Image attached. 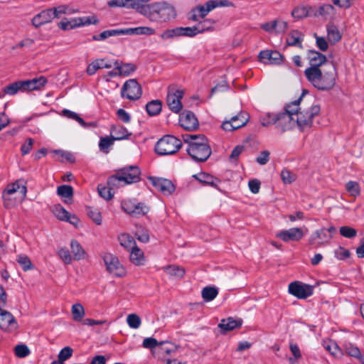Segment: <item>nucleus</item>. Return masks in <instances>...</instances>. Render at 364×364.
I'll return each mask as SVG.
<instances>
[{"label":"nucleus","mask_w":364,"mask_h":364,"mask_svg":"<svg viewBox=\"0 0 364 364\" xmlns=\"http://www.w3.org/2000/svg\"><path fill=\"white\" fill-rule=\"evenodd\" d=\"M179 122L181 126L187 130H193L198 128V122L195 114L187 111L180 115Z\"/></svg>","instance_id":"5701e85b"},{"label":"nucleus","mask_w":364,"mask_h":364,"mask_svg":"<svg viewBox=\"0 0 364 364\" xmlns=\"http://www.w3.org/2000/svg\"><path fill=\"white\" fill-rule=\"evenodd\" d=\"M114 142V139L111 136H105L100 138L99 141V149L100 151H103L105 154H108L109 152V148L113 146Z\"/></svg>","instance_id":"49530a36"},{"label":"nucleus","mask_w":364,"mask_h":364,"mask_svg":"<svg viewBox=\"0 0 364 364\" xmlns=\"http://www.w3.org/2000/svg\"><path fill=\"white\" fill-rule=\"evenodd\" d=\"M281 178L284 183H291L296 180L295 174L287 169H284L281 172Z\"/></svg>","instance_id":"0e129e2a"},{"label":"nucleus","mask_w":364,"mask_h":364,"mask_svg":"<svg viewBox=\"0 0 364 364\" xmlns=\"http://www.w3.org/2000/svg\"><path fill=\"white\" fill-rule=\"evenodd\" d=\"M327 36L328 40L331 43L335 44L338 42L341 38V34L334 24L330 23L327 26Z\"/></svg>","instance_id":"4c0bfd02"},{"label":"nucleus","mask_w":364,"mask_h":364,"mask_svg":"<svg viewBox=\"0 0 364 364\" xmlns=\"http://www.w3.org/2000/svg\"><path fill=\"white\" fill-rule=\"evenodd\" d=\"M346 188L347 191L353 196H355L360 193L359 184L355 181H349L346 183Z\"/></svg>","instance_id":"e2e57ef3"},{"label":"nucleus","mask_w":364,"mask_h":364,"mask_svg":"<svg viewBox=\"0 0 364 364\" xmlns=\"http://www.w3.org/2000/svg\"><path fill=\"white\" fill-rule=\"evenodd\" d=\"M218 294V289L215 287L208 286L204 287L201 291L203 299L209 302L213 301Z\"/></svg>","instance_id":"ea45409f"},{"label":"nucleus","mask_w":364,"mask_h":364,"mask_svg":"<svg viewBox=\"0 0 364 364\" xmlns=\"http://www.w3.org/2000/svg\"><path fill=\"white\" fill-rule=\"evenodd\" d=\"M302 97H299L296 100L287 104L284 107V112L277 114L275 124L277 127L280 129L282 132L292 129L296 124L295 112L299 109V103L301 101Z\"/></svg>","instance_id":"423d86ee"},{"label":"nucleus","mask_w":364,"mask_h":364,"mask_svg":"<svg viewBox=\"0 0 364 364\" xmlns=\"http://www.w3.org/2000/svg\"><path fill=\"white\" fill-rule=\"evenodd\" d=\"M308 58L310 64L309 68L320 69L326 63H330L327 60L326 57L323 54L315 50H310L308 54Z\"/></svg>","instance_id":"b1692460"},{"label":"nucleus","mask_w":364,"mask_h":364,"mask_svg":"<svg viewBox=\"0 0 364 364\" xmlns=\"http://www.w3.org/2000/svg\"><path fill=\"white\" fill-rule=\"evenodd\" d=\"M304 35L299 31H292L289 33L287 38V43L290 46H298L302 48V41Z\"/></svg>","instance_id":"473e14b6"},{"label":"nucleus","mask_w":364,"mask_h":364,"mask_svg":"<svg viewBox=\"0 0 364 364\" xmlns=\"http://www.w3.org/2000/svg\"><path fill=\"white\" fill-rule=\"evenodd\" d=\"M18 328L15 317L9 311L0 308V328L6 331H13Z\"/></svg>","instance_id":"6ab92c4d"},{"label":"nucleus","mask_w":364,"mask_h":364,"mask_svg":"<svg viewBox=\"0 0 364 364\" xmlns=\"http://www.w3.org/2000/svg\"><path fill=\"white\" fill-rule=\"evenodd\" d=\"M16 261L24 271H28L32 269V263L28 256L25 255H19L17 257Z\"/></svg>","instance_id":"4d7b16f0"},{"label":"nucleus","mask_w":364,"mask_h":364,"mask_svg":"<svg viewBox=\"0 0 364 364\" xmlns=\"http://www.w3.org/2000/svg\"><path fill=\"white\" fill-rule=\"evenodd\" d=\"M259 61L267 65H282L284 62V56L277 50H264L258 55Z\"/></svg>","instance_id":"dca6fc26"},{"label":"nucleus","mask_w":364,"mask_h":364,"mask_svg":"<svg viewBox=\"0 0 364 364\" xmlns=\"http://www.w3.org/2000/svg\"><path fill=\"white\" fill-rule=\"evenodd\" d=\"M244 149L245 146L242 145H237L235 146L229 156L230 161L232 163H236Z\"/></svg>","instance_id":"680f3d73"},{"label":"nucleus","mask_w":364,"mask_h":364,"mask_svg":"<svg viewBox=\"0 0 364 364\" xmlns=\"http://www.w3.org/2000/svg\"><path fill=\"white\" fill-rule=\"evenodd\" d=\"M335 257L340 260H344L350 256V252L348 250L343 247L339 246L334 250Z\"/></svg>","instance_id":"052dcab7"},{"label":"nucleus","mask_w":364,"mask_h":364,"mask_svg":"<svg viewBox=\"0 0 364 364\" xmlns=\"http://www.w3.org/2000/svg\"><path fill=\"white\" fill-rule=\"evenodd\" d=\"M335 13V8L331 4H325L320 6L314 14L316 16H321L326 19H328L332 18Z\"/></svg>","instance_id":"72a5a7b5"},{"label":"nucleus","mask_w":364,"mask_h":364,"mask_svg":"<svg viewBox=\"0 0 364 364\" xmlns=\"http://www.w3.org/2000/svg\"><path fill=\"white\" fill-rule=\"evenodd\" d=\"M336 232L333 226L322 228L314 232L308 240L309 245L314 248H319L327 246L330 244L333 235Z\"/></svg>","instance_id":"6e6552de"},{"label":"nucleus","mask_w":364,"mask_h":364,"mask_svg":"<svg viewBox=\"0 0 364 364\" xmlns=\"http://www.w3.org/2000/svg\"><path fill=\"white\" fill-rule=\"evenodd\" d=\"M307 92L304 90L301 101L299 103V109L295 112V122L301 132H308L313 126L314 118L320 113V106L312 97L305 99L304 95Z\"/></svg>","instance_id":"7ed1b4c3"},{"label":"nucleus","mask_w":364,"mask_h":364,"mask_svg":"<svg viewBox=\"0 0 364 364\" xmlns=\"http://www.w3.org/2000/svg\"><path fill=\"white\" fill-rule=\"evenodd\" d=\"M242 324V319H235L232 317H229L228 318L222 319L220 323L218 324V327L220 328L223 333H225L228 331H231L234 329L240 328Z\"/></svg>","instance_id":"393cba45"},{"label":"nucleus","mask_w":364,"mask_h":364,"mask_svg":"<svg viewBox=\"0 0 364 364\" xmlns=\"http://www.w3.org/2000/svg\"><path fill=\"white\" fill-rule=\"evenodd\" d=\"M127 323L131 328L137 329L141 324V320L137 314H131L127 317Z\"/></svg>","instance_id":"09e8293b"},{"label":"nucleus","mask_w":364,"mask_h":364,"mask_svg":"<svg viewBox=\"0 0 364 364\" xmlns=\"http://www.w3.org/2000/svg\"><path fill=\"white\" fill-rule=\"evenodd\" d=\"M346 352L350 356L355 357L358 359L360 357H362L360 349L357 346L352 345V344H349V345L346 346Z\"/></svg>","instance_id":"338daca9"},{"label":"nucleus","mask_w":364,"mask_h":364,"mask_svg":"<svg viewBox=\"0 0 364 364\" xmlns=\"http://www.w3.org/2000/svg\"><path fill=\"white\" fill-rule=\"evenodd\" d=\"M26 194V186L18 181L9 184L3 192V198L5 201L14 200L15 203H21L23 202Z\"/></svg>","instance_id":"1a4fd4ad"},{"label":"nucleus","mask_w":364,"mask_h":364,"mask_svg":"<svg viewBox=\"0 0 364 364\" xmlns=\"http://www.w3.org/2000/svg\"><path fill=\"white\" fill-rule=\"evenodd\" d=\"M151 0H110L107 5L110 8L120 7L127 9H132L139 14L141 11L144 4L149 2Z\"/></svg>","instance_id":"4468645a"},{"label":"nucleus","mask_w":364,"mask_h":364,"mask_svg":"<svg viewBox=\"0 0 364 364\" xmlns=\"http://www.w3.org/2000/svg\"><path fill=\"white\" fill-rule=\"evenodd\" d=\"M70 247L75 259L80 260L84 258L85 252L77 240H72Z\"/></svg>","instance_id":"a19ab883"},{"label":"nucleus","mask_w":364,"mask_h":364,"mask_svg":"<svg viewBox=\"0 0 364 364\" xmlns=\"http://www.w3.org/2000/svg\"><path fill=\"white\" fill-rule=\"evenodd\" d=\"M183 139L189 144L188 154L196 161H205L210 156L211 149L204 135L186 134Z\"/></svg>","instance_id":"20e7f679"},{"label":"nucleus","mask_w":364,"mask_h":364,"mask_svg":"<svg viewBox=\"0 0 364 364\" xmlns=\"http://www.w3.org/2000/svg\"><path fill=\"white\" fill-rule=\"evenodd\" d=\"M114 187L110 186H109V187H106L105 186L99 185L97 187L99 195L105 200H109L113 196V193L112 192V189Z\"/></svg>","instance_id":"13d9d810"},{"label":"nucleus","mask_w":364,"mask_h":364,"mask_svg":"<svg viewBox=\"0 0 364 364\" xmlns=\"http://www.w3.org/2000/svg\"><path fill=\"white\" fill-rule=\"evenodd\" d=\"M53 19V12H52V9H45L33 17L31 24L38 28L44 24L51 22Z\"/></svg>","instance_id":"4be33fe9"},{"label":"nucleus","mask_w":364,"mask_h":364,"mask_svg":"<svg viewBox=\"0 0 364 364\" xmlns=\"http://www.w3.org/2000/svg\"><path fill=\"white\" fill-rule=\"evenodd\" d=\"M141 171L136 166H124L107 179V184L110 186L119 188L124 185L136 183L140 180Z\"/></svg>","instance_id":"39448f33"},{"label":"nucleus","mask_w":364,"mask_h":364,"mask_svg":"<svg viewBox=\"0 0 364 364\" xmlns=\"http://www.w3.org/2000/svg\"><path fill=\"white\" fill-rule=\"evenodd\" d=\"M86 212L88 216L95 223L96 225H101V213L95 206H87Z\"/></svg>","instance_id":"c03bdc74"},{"label":"nucleus","mask_w":364,"mask_h":364,"mask_svg":"<svg viewBox=\"0 0 364 364\" xmlns=\"http://www.w3.org/2000/svg\"><path fill=\"white\" fill-rule=\"evenodd\" d=\"M115 69L119 70V76H129L136 70V65L131 63H119L115 60L114 63Z\"/></svg>","instance_id":"c756f323"},{"label":"nucleus","mask_w":364,"mask_h":364,"mask_svg":"<svg viewBox=\"0 0 364 364\" xmlns=\"http://www.w3.org/2000/svg\"><path fill=\"white\" fill-rule=\"evenodd\" d=\"M129 259L132 264L136 266H142L145 263V256L144 252L136 245L129 251Z\"/></svg>","instance_id":"7c9ffc66"},{"label":"nucleus","mask_w":364,"mask_h":364,"mask_svg":"<svg viewBox=\"0 0 364 364\" xmlns=\"http://www.w3.org/2000/svg\"><path fill=\"white\" fill-rule=\"evenodd\" d=\"M181 31L180 27L173 29H166L161 33L160 37L163 40H168L176 36H181Z\"/></svg>","instance_id":"8fccbe9b"},{"label":"nucleus","mask_w":364,"mask_h":364,"mask_svg":"<svg viewBox=\"0 0 364 364\" xmlns=\"http://www.w3.org/2000/svg\"><path fill=\"white\" fill-rule=\"evenodd\" d=\"M58 194L65 198H70L73 193V189L70 186L62 185L58 187Z\"/></svg>","instance_id":"6e6d98bb"},{"label":"nucleus","mask_w":364,"mask_h":364,"mask_svg":"<svg viewBox=\"0 0 364 364\" xmlns=\"http://www.w3.org/2000/svg\"><path fill=\"white\" fill-rule=\"evenodd\" d=\"M212 10L210 3L208 1L204 5H198L193 8L190 11L189 19L193 21H199L200 18H205Z\"/></svg>","instance_id":"412c9836"},{"label":"nucleus","mask_w":364,"mask_h":364,"mask_svg":"<svg viewBox=\"0 0 364 364\" xmlns=\"http://www.w3.org/2000/svg\"><path fill=\"white\" fill-rule=\"evenodd\" d=\"M122 210L128 213L132 217H139L144 215L147 211V206H121Z\"/></svg>","instance_id":"58836bf2"},{"label":"nucleus","mask_w":364,"mask_h":364,"mask_svg":"<svg viewBox=\"0 0 364 364\" xmlns=\"http://www.w3.org/2000/svg\"><path fill=\"white\" fill-rule=\"evenodd\" d=\"M288 291L298 299H306L313 294L312 286L298 281L291 282Z\"/></svg>","instance_id":"ddd939ff"},{"label":"nucleus","mask_w":364,"mask_h":364,"mask_svg":"<svg viewBox=\"0 0 364 364\" xmlns=\"http://www.w3.org/2000/svg\"><path fill=\"white\" fill-rule=\"evenodd\" d=\"M71 313L74 321H80L85 316V309L81 304L77 303L72 306Z\"/></svg>","instance_id":"79ce46f5"},{"label":"nucleus","mask_w":364,"mask_h":364,"mask_svg":"<svg viewBox=\"0 0 364 364\" xmlns=\"http://www.w3.org/2000/svg\"><path fill=\"white\" fill-rule=\"evenodd\" d=\"M123 34V28L120 29H112L102 31L99 35L92 36V38L95 41H104L112 36H121Z\"/></svg>","instance_id":"c9c22d12"},{"label":"nucleus","mask_w":364,"mask_h":364,"mask_svg":"<svg viewBox=\"0 0 364 364\" xmlns=\"http://www.w3.org/2000/svg\"><path fill=\"white\" fill-rule=\"evenodd\" d=\"M47 79L41 76L38 78L23 81L24 91L40 90L47 84Z\"/></svg>","instance_id":"a878e982"},{"label":"nucleus","mask_w":364,"mask_h":364,"mask_svg":"<svg viewBox=\"0 0 364 364\" xmlns=\"http://www.w3.org/2000/svg\"><path fill=\"white\" fill-rule=\"evenodd\" d=\"M304 74L309 82L320 90H330L336 84L337 73L333 63H327L320 69L306 68Z\"/></svg>","instance_id":"f03ea898"},{"label":"nucleus","mask_w":364,"mask_h":364,"mask_svg":"<svg viewBox=\"0 0 364 364\" xmlns=\"http://www.w3.org/2000/svg\"><path fill=\"white\" fill-rule=\"evenodd\" d=\"M124 35L153 36L156 34L155 28L150 26H139L123 28Z\"/></svg>","instance_id":"bb28decb"},{"label":"nucleus","mask_w":364,"mask_h":364,"mask_svg":"<svg viewBox=\"0 0 364 364\" xmlns=\"http://www.w3.org/2000/svg\"><path fill=\"white\" fill-rule=\"evenodd\" d=\"M62 114L68 118V119H72L73 120H75L76 122H77L82 127H85L86 126V124H85V122L83 120L82 118H81L76 112H73V111H70L69 109H64L63 111H62Z\"/></svg>","instance_id":"3c124183"},{"label":"nucleus","mask_w":364,"mask_h":364,"mask_svg":"<svg viewBox=\"0 0 364 364\" xmlns=\"http://www.w3.org/2000/svg\"><path fill=\"white\" fill-rule=\"evenodd\" d=\"M183 97V91L181 90L169 89L166 96V104L168 108L174 113H179L183 105L181 100Z\"/></svg>","instance_id":"f8f14e48"},{"label":"nucleus","mask_w":364,"mask_h":364,"mask_svg":"<svg viewBox=\"0 0 364 364\" xmlns=\"http://www.w3.org/2000/svg\"><path fill=\"white\" fill-rule=\"evenodd\" d=\"M30 353L28 348L26 345H17L15 347V354L18 358H25Z\"/></svg>","instance_id":"69168bd1"},{"label":"nucleus","mask_w":364,"mask_h":364,"mask_svg":"<svg viewBox=\"0 0 364 364\" xmlns=\"http://www.w3.org/2000/svg\"><path fill=\"white\" fill-rule=\"evenodd\" d=\"M193 177L203 185L210 186L215 188L218 187L220 183V180L218 178L204 172L195 174Z\"/></svg>","instance_id":"c85d7f7f"},{"label":"nucleus","mask_w":364,"mask_h":364,"mask_svg":"<svg viewBox=\"0 0 364 364\" xmlns=\"http://www.w3.org/2000/svg\"><path fill=\"white\" fill-rule=\"evenodd\" d=\"M214 23L215 21L212 19H205L198 22V23L196 25V29H198L199 33H201L205 31L211 30Z\"/></svg>","instance_id":"864d4df0"},{"label":"nucleus","mask_w":364,"mask_h":364,"mask_svg":"<svg viewBox=\"0 0 364 364\" xmlns=\"http://www.w3.org/2000/svg\"><path fill=\"white\" fill-rule=\"evenodd\" d=\"M309 14V9L304 6H297L291 11L292 16L298 19L306 17Z\"/></svg>","instance_id":"5fc2aeb1"},{"label":"nucleus","mask_w":364,"mask_h":364,"mask_svg":"<svg viewBox=\"0 0 364 364\" xmlns=\"http://www.w3.org/2000/svg\"><path fill=\"white\" fill-rule=\"evenodd\" d=\"M50 211L58 220L68 222L75 228L78 227L79 218L67 211L63 206H50Z\"/></svg>","instance_id":"a211bd4d"},{"label":"nucleus","mask_w":364,"mask_h":364,"mask_svg":"<svg viewBox=\"0 0 364 364\" xmlns=\"http://www.w3.org/2000/svg\"><path fill=\"white\" fill-rule=\"evenodd\" d=\"M110 133L114 141L127 139L132 135L131 132L121 125H112L110 129Z\"/></svg>","instance_id":"cd10ccee"},{"label":"nucleus","mask_w":364,"mask_h":364,"mask_svg":"<svg viewBox=\"0 0 364 364\" xmlns=\"http://www.w3.org/2000/svg\"><path fill=\"white\" fill-rule=\"evenodd\" d=\"M141 94V87L136 79H129L127 80L124 83L121 90L122 97L130 100H136L139 99Z\"/></svg>","instance_id":"9b49d317"},{"label":"nucleus","mask_w":364,"mask_h":364,"mask_svg":"<svg viewBox=\"0 0 364 364\" xmlns=\"http://www.w3.org/2000/svg\"><path fill=\"white\" fill-rule=\"evenodd\" d=\"M107 270L114 277H122L126 275V270L118 257L111 253H105L102 257Z\"/></svg>","instance_id":"9d476101"},{"label":"nucleus","mask_w":364,"mask_h":364,"mask_svg":"<svg viewBox=\"0 0 364 364\" xmlns=\"http://www.w3.org/2000/svg\"><path fill=\"white\" fill-rule=\"evenodd\" d=\"M51 9L52 12H53V18H59L63 14H72L76 12L75 10L69 8V6L66 5H60Z\"/></svg>","instance_id":"a18cd8bd"},{"label":"nucleus","mask_w":364,"mask_h":364,"mask_svg":"<svg viewBox=\"0 0 364 364\" xmlns=\"http://www.w3.org/2000/svg\"><path fill=\"white\" fill-rule=\"evenodd\" d=\"M181 141L172 136L166 135L160 139L155 146V151L161 156L176 154L181 147Z\"/></svg>","instance_id":"0eeeda50"},{"label":"nucleus","mask_w":364,"mask_h":364,"mask_svg":"<svg viewBox=\"0 0 364 364\" xmlns=\"http://www.w3.org/2000/svg\"><path fill=\"white\" fill-rule=\"evenodd\" d=\"M112 65L110 63L105 62V59L100 58L93 60L87 68L86 72L89 75H94L99 69L110 68Z\"/></svg>","instance_id":"2f4dec72"},{"label":"nucleus","mask_w":364,"mask_h":364,"mask_svg":"<svg viewBox=\"0 0 364 364\" xmlns=\"http://www.w3.org/2000/svg\"><path fill=\"white\" fill-rule=\"evenodd\" d=\"M277 117V114H273L270 112H266L260 116L259 121L262 126L268 127L271 124H275Z\"/></svg>","instance_id":"de8ad7c7"},{"label":"nucleus","mask_w":364,"mask_h":364,"mask_svg":"<svg viewBox=\"0 0 364 364\" xmlns=\"http://www.w3.org/2000/svg\"><path fill=\"white\" fill-rule=\"evenodd\" d=\"M164 269L168 274L176 277H183L185 274L184 269L178 266L169 265L165 267Z\"/></svg>","instance_id":"603ef678"},{"label":"nucleus","mask_w":364,"mask_h":364,"mask_svg":"<svg viewBox=\"0 0 364 364\" xmlns=\"http://www.w3.org/2000/svg\"><path fill=\"white\" fill-rule=\"evenodd\" d=\"M341 235L346 238H353L357 235V230L350 226H342L340 228Z\"/></svg>","instance_id":"bf43d9fd"},{"label":"nucleus","mask_w":364,"mask_h":364,"mask_svg":"<svg viewBox=\"0 0 364 364\" xmlns=\"http://www.w3.org/2000/svg\"><path fill=\"white\" fill-rule=\"evenodd\" d=\"M149 181L155 189L163 195L169 196L175 191V186L171 181L157 177H149Z\"/></svg>","instance_id":"2eb2a0df"},{"label":"nucleus","mask_w":364,"mask_h":364,"mask_svg":"<svg viewBox=\"0 0 364 364\" xmlns=\"http://www.w3.org/2000/svg\"><path fill=\"white\" fill-rule=\"evenodd\" d=\"M73 352V349L69 346L63 348L58 354V360H60L61 361L68 360L72 356Z\"/></svg>","instance_id":"774afa93"},{"label":"nucleus","mask_w":364,"mask_h":364,"mask_svg":"<svg viewBox=\"0 0 364 364\" xmlns=\"http://www.w3.org/2000/svg\"><path fill=\"white\" fill-rule=\"evenodd\" d=\"M23 84V81H17L4 87V90L6 95H14L18 91H24Z\"/></svg>","instance_id":"37998d69"},{"label":"nucleus","mask_w":364,"mask_h":364,"mask_svg":"<svg viewBox=\"0 0 364 364\" xmlns=\"http://www.w3.org/2000/svg\"><path fill=\"white\" fill-rule=\"evenodd\" d=\"M139 14L156 23L169 22L177 16L173 5L164 0L144 4Z\"/></svg>","instance_id":"f257e3e1"},{"label":"nucleus","mask_w":364,"mask_h":364,"mask_svg":"<svg viewBox=\"0 0 364 364\" xmlns=\"http://www.w3.org/2000/svg\"><path fill=\"white\" fill-rule=\"evenodd\" d=\"M276 237L285 242L299 241L304 237V232L302 229L299 228H292L277 232Z\"/></svg>","instance_id":"aec40b11"},{"label":"nucleus","mask_w":364,"mask_h":364,"mask_svg":"<svg viewBox=\"0 0 364 364\" xmlns=\"http://www.w3.org/2000/svg\"><path fill=\"white\" fill-rule=\"evenodd\" d=\"M248 122V117L244 112H240L237 115L231 117L229 120L223 122L221 127L225 131L231 132L244 127Z\"/></svg>","instance_id":"f3484780"},{"label":"nucleus","mask_w":364,"mask_h":364,"mask_svg":"<svg viewBox=\"0 0 364 364\" xmlns=\"http://www.w3.org/2000/svg\"><path fill=\"white\" fill-rule=\"evenodd\" d=\"M118 241L121 246L129 251L136 245L135 240L128 233H122L118 236Z\"/></svg>","instance_id":"f704fd0d"},{"label":"nucleus","mask_w":364,"mask_h":364,"mask_svg":"<svg viewBox=\"0 0 364 364\" xmlns=\"http://www.w3.org/2000/svg\"><path fill=\"white\" fill-rule=\"evenodd\" d=\"M162 109V102L159 100H151L146 105V110L149 116H156L160 114Z\"/></svg>","instance_id":"e433bc0d"}]
</instances>
